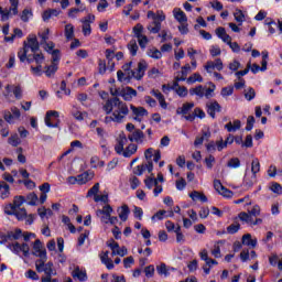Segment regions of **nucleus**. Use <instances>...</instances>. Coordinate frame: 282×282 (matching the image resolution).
Masks as SVG:
<instances>
[{"label": "nucleus", "instance_id": "1", "mask_svg": "<svg viewBox=\"0 0 282 282\" xmlns=\"http://www.w3.org/2000/svg\"><path fill=\"white\" fill-rule=\"evenodd\" d=\"M102 110L107 115L104 119L105 124H110V122L122 124V122H124L129 116V105L120 100L118 97L108 99L102 105Z\"/></svg>", "mask_w": 282, "mask_h": 282}, {"label": "nucleus", "instance_id": "2", "mask_svg": "<svg viewBox=\"0 0 282 282\" xmlns=\"http://www.w3.org/2000/svg\"><path fill=\"white\" fill-rule=\"evenodd\" d=\"M145 162L133 169L134 175H143L144 172L153 173V162L158 163L162 159V153L160 150L149 148L144 152Z\"/></svg>", "mask_w": 282, "mask_h": 282}, {"label": "nucleus", "instance_id": "3", "mask_svg": "<svg viewBox=\"0 0 282 282\" xmlns=\"http://www.w3.org/2000/svg\"><path fill=\"white\" fill-rule=\"evenodd\" d=\"M30 50L33 54L40 50L39 40L34 34H30L28 36L26 41H24L23 47L18 52V58L20 59V63H25V61L28 63H32V56L28 55Z\"/></svg>", "mask_w": 282, "mask_h": 282}, {"label": "nucleus", "instance_id": "4", "mask_svg": "<svg viewBox=\"0 0 282 282\" xmlns=\"http://www.w3.org/2000/svg\"><path fill=\"white\" fill-rule=\"evenodd\" d=\"M259 171H261V163L259 162V159H253L251 162V170L250 167H247L245 172V188H252V186L257 184V173H259Z\"/></svg>", "mask_w": 282, "mask_h": 282}, {"label": "nucleus", "instance_id": "5", "mask_svg": "<svg viewBox=\"0 0 282 282\" xmlns=\"http://www.w3.org/2000/svg\"><path fill=\"white\" fill-rule=\"evenodd\" d=\"M7 248L18 257H30V245H28L26 242H10L9 245H7Z\"/></svg>", "mask_w": 282, "mask_h": 282}, {"label": "nucleus", "instance_id": "6", "mask_svg": "<svg viewBox=\"0 0 282 282\" xmlns=\"http://www.w3.org/2000/svg\"><path fill=\"white\" fill-rule=\"evenodd\" d=\"M111 96H120L126 100V102H131L135 96H138V90L133 89L132 87L126 86L121 89L111 88L110 89Z\"/></svg>", "mask_w": 282, "mask_h": 282}, {"label": "nucleus", "instance_id": "7", "mask_svg": "<svg viewBox=\"0 0 282 282\" xmlns=\"http://www.w3.org/2000/svg\"><path fill=\"white\" fill-rule=\"evenodd\" d=\"M47 259H37L35 261L36 272H44L48 276H56V270H54V263L47 262Z\"/></svg>", "mask_w": 282, "mask_h": 282}, {"label": "nucleus", "instance_id": "8", "mask_svg": "<svg viewBox=\"0 0 282 282\" xmlns=\"http://www.w3.org/2000/svg\"><path fill=\"white\" fill-rule=\"evenodd\" d=\"M59 116L61 115L56 110L47 111L44 118L46 127H48L50 129H58V127L61 126V119H58Z\"/></svg>", "mask_w": 282, "mask_h": 282}, {"label": "nucleus", "instance_id": "9", "mask_svg": "<svg viewBox=\"0 0 282 282\" xmlns=\"http://www.w3.org/2000/svg\"><path fill=\"white\" fill-rule=\"evenodd\" d=\"M148 67H149V64L147 63V61L141 59L138 63L137 69L128 73V78H130V79L134 78L135 80H142V78H144V74H145Z\"/></svg>", "mask_w": 282, "mask_h": 282}, {"label": "nucleus", "instance_id": "10", "mask_svg": "<svg viewBox=\"0 0 282 282\" xmlns=\"http://www.w3.org/2000/svg\"><path fill=\"white\" fill-rule=\"evenodd\" d=\"M107 246L111 250V257H127L129 254L127 247H120L115 240H109Z\"/></svg>", "mask_w": 282, "mask_h": 282}, {"label": "nucleus", "instance_id": "11", "mask_svg": "<svg viewBox=\"0 0 282 282\" xmlns=\"http://www.w3.org/2000/svg\"><path fill=\"white\" fill-rule=\"evenodd\" d=\"M4 213H6V215H14L19 221H23L28 215V212L25 210V208L20 207V208L14 209L12 204H8L4 207Z\"/></svg>", "mask_w": 282, "mask_h": 282}, {"label": "nucleus", "instance_id": "12", "mask_svg": "<svg viewBox=\"0 0 282 282\" xmlns=\"http://www.w3.org/2000/svg\"><path fill=\"white\" fill-rule=\"evenodd\" d=\"M111 213H113V207L107 204L101 209L96 210V215L99 217L101 224H107Z\"/></svg>", "mask_w": 282, "mask_h": 282}, {"label": "nucleus", "instance_id": "13", "mask_svg": "<svg viewBox=\"0 0 282 282\" xmlns=\"http://www.w3.org/2000/svg\"><path fill=\"white\" fill-rule=\"evenodd\" d=\"M83 23V34L84 36H89L91 34V23L96 21V15L88 14L86 18L80 20Z\"/></svg>", "mask_w": 282, "mask_h": 282}, {"label": "nucleus", "instance_id": "14", "mask_svg": "<svg viewBox=\"0 0 282 282\" xmlns=\"http://www.w3.org/2000/svg\"><path fill=\"white\" fill-rule=\"evenodd\" d=\"M58 61H61V55L55 52L52 57V65L46 67L45 75L51 77L58 72Z\"/></svg>", "mask_w": 282, "mask_h": 282}, {"label": "nucleus", "instance_id": "15", "mask_svg": "<svg viewBox=\"0 0 282 282\" xmlns=\"http://www.w3.org/2000/svg\"><path fill=\"white\" fill-rule=\"evenodd\" d=\"M33 254L39 259H47V250L43 248V242L39 239L33 242Z\"/></svg>", "mask_w": 282, "mask_h": 282}, {"label": "nucleus", "instance_id": "16", "mask_svg": "<svg viewBox=\"0 0 282 282\" xmlns=\"http://www.w3.org/2000/svg\"><path fill=\"white\" fill-rule=\"evenodd\" d=\"M13 89V96H15L17 100H21L23 97V90L21 89V86H12V85H7L6 86V91L4 93V98L10 102V93Z\"/></svg>", "mask_w": 282, "mask_h": 282}, {"label": "nucleus", "instance_id": "17", "mask_svg": "<svg viewBox=\"0 0 282 282\" xmlns=\"http://www.w3.org/2000/svg\"><path fill=\"white\" fill-rule=\"evenodd\" d=\"M205 69L208 74H213L215 69H217V72H221V69H224V62H221V58L209 61L206 63Z\"/></svg>", "mask_w": 282, "mask_h": 282}, {"label": "nucleus", "instance_id": "18", "mask_svg": "<svg viewBox=\"0 0 282 282\" xmlns=\"http://www.w3.org/2000/svg\"><path fill=\"white\" fill-rule=\"evenodd\" d=\"M130 109L137 122H142V118H147V116H149V111L144 109V107H135L130 105Z\"/></svg>", "mask_w": 282, "mask_h": 282}, {"label": "nucleus", "instance_id": "19", "mask_svg": "<svg viewBox=\"0 0 282 282\" xmlns=\"http://www.w3.org/2000/svg\"><path fill=\"white\" fill-rule=\"evenodd\" d=\"M214 188L223 197H227V199H230L232 197V192L228 188H226L223 184L221 181L215 180L214 181Z\"/></svg>", "mask_w": 282, "mask_h": 282}, {"label": "nucleus", "instance_id": "20", "mask_svg": "<svg viewBox=\"0 0 282 282\" xmlns=\"http://www.w3.org/2000/svg\"><path fill=\"white\" fill-rule=\"evenodd\" d=\"M128 142L129 140L127 139V135H124V133H120L117 139V144L115 145V151L118 155H122Z\"/></svg>", "mask_w": 282, "mask_h": 282}, {"label": "nucleus", "instance_id": "21", "mask_svg": "<svg viewBox=\"0 0 282 282\" xmlns=\"http://www.w3.org/2000/svg\"><path fill=\"white\" fill-rule=\"evenodd\" d=\"M191 72H193V68L191 67V64H186L185 66H183L181 68L180 72L176 73L175 75V82H184L187 80V76L188 74H191Z\"/></svg>", "mask_w": 282, "mask_h": 282}, {"label": "nucleus", "instance_id": "22", "mask_svg": "<svg viewBox=\"0 0 282 282\" xmlns=\"http://www.w3.org/2000/svg\"><path fill=\"white\" fill-rule=\"evenodd\" d=\"M207 107V113L210 116V118H215L216 113H219L221 111V106L217 101H209L206 105Z\"/></svg>", "mask_w": 282, "mask_h": 282}, {"label": "nucleus", "instance_id": "23", "mask_svg": "<svg viewBox=\"0 0 282 282\" xmlns=\"http://www.w3.org/2000/svg\"><path fill=\"white\" fill-rule=\"evenodd\" d=\"M172 91H175L180 98H186L188 96V88L180 86V82H174L172 85Z\"/></svg>", "mask_w": 282, "mask_h": 282}, {"label": "nucleus", "instance_id": "24", "mask_svg": "<svg viewBox=\"0 0 282 282\" xmlns=\"http://www.w3.org/2000/svg\"><path fill=\"white\" fill-rule=\"evenodd\" d=\"M99 259L104 265H106L107 270H113V260L109 258V251L101 252L99 254Z\"/></svg>", "mask_w": 282, "mask_h": 282}, {"label": "nucleus", "instance_id": "25", "mask_svg": "<svg viewBox=\"0 0 282 282\" xmlns=\"http://www.w3.org/2000/svg\"><path fill=\"white\" fill-rule=\"evenodd\" d=\"M258 240L252 238V235L245 234L242 236V246H248V248H257Z\"/></svg>", "mask_w": 282, "mask_h": 282}, {"label": "nucleus", "instance_id": "26", "mask_svg": "<svg viewBox=\"0 0 282 282\" xmlns=\"http://www.w3.org/2000/svg\"><path fill=\"white\" fill-rule=\"evenodd\" d=\"M216 35L218 36V39L221 40L223 43L228 44L230 43V41H232V37L228 35L225 28L219 26L218 29H216Z\"/></svg>", "mask_w": 282, "mask_h": 282}, {"label": "nucleus", "instance_id": "27", "mask_svg": "<svg viewBox=\"0 0 282 282\" xmlns=\"http://www.w3.org/2000/svg\"><path fill=\"white\" fill-rule=\"evenodd\" d=\"M164 20H153L149 25L148 30L151 34H159L160 30H162V22Z\"/></svg>", "mask_w": 282, "mask_h": 282}, {"label": "nucleus", "instance_id": "28", "mask_svg": "<svg viewBox=\"0 0 282 282\" xmlns=\"http://www.w3.org/2000/svg\"><path fill=\"white\" fill-rule=\"evenodd\" d=\"M151 95L155 96L162 109H169V104L166 102V99H164V95H162L160 90H151Z\"/></svg>", "mask_w": 282, "mask_h": 282}, {"label": "nucleus", "instance_id": "29", "mask_svg": "<svg viewBox=\"0 0 282 282\" xmlns=\"http://www.w3.org/2000/svg\"><path fill=\"white\" fill-rule=\"evenodd\" d=\"M173 17L178 23H186V21H188L186 13H184V11H182L180 8H174Z\"/></svg>", "mask_w": 282, "mask_h": 282}, {"label": "nucleus", "instance_id": "30", "mask_svg": "<svg viewBox=\"0 0 282 282\" xmlns=\"http://www.w3.org/2000/svg\"><path fill=\"white\" fill-rule=\"evenodd\" d=\"M9 239V243H14V241H19L23 237V231L21 229H15L13 231H9L7 234Z\"/></svg>", "mask_w": 282, "mask_h": 282}, {"label": "nucleus", "instance_id": "31", "mask_svg": "<svg viewBox=\"0 0 282 282\" xmlns=\"http://www.w3.org/2000/svg\"><path fill=\"white\" fill-rule=\"evenodd\" d=\"M225 129H227L229 133H235V131H239V129H241V120L236 119L232 122L229 121L227 124H225Z\"/></svg>", "mask_w": 282, "mask_h": 282}, {"label": "nucleus", "instance_id": "32", "mask_svg": "<svg viewBox=\"0 0 282 282\" xmlns=\"http://www.w3.org/2000/svg\"><path fill=\"white\" fill-rule=\"evenodd\" d=\"M148 19H152V21L159 20V21H166V14H164V11L159 10L156 12L148 11L147 14Z\"/></svg>", "mask_w": 282, "mask_h": 282}, {"label": "nucleus", "instance_id": "33", "mask_svg": "<svg viewBox=\"0 0 282 282\" xmlns=\"http://www.w3.org/2000/svg\"><path fill=\"white\" fill-rule=\"evenodd\" d=\"M189 197L193 202H202L203 204H206L208 202V197L204 193H200L198 191H193L189 193Z\"/></svg>", "mask_w": 282, "mask_h": 282}, {"label": "nucleus", "instance_id": "34", "mask_svg": "<svg viewBox=\"0 0 282 282\" xmlns=\"http://www.w3.org/2000/svg\"><path fill=\"white\" fill-rule=\"evenodd\" d=\"M0 197L1 199H8L10 197V185L6 182H0Z\"/></svg>", "mask_w": 282, "mask_h": 282}, {"label": "nucleus", "instance_id": "35", "mask_svg": "<svg viewBox=\"0 0 282 282\" xmlns=\"http://www.w3.org/2000/svg\"><path fill=\"white\" fill-rule=\"evenodd\" d=\"M42 45H44L45 52H47L48 54H52V58H54V53L56 52H57V56H61V51L54 50L55 47L54 42H44V44Z\"/></svg>", "mask_w": 282, "mask_h": 282}, {"label": "nucleus", "instance_id": "36", "mask_svg": "<svg viewBox=\"0 0 282 282\" xmlns=\"http://www.w3.org/2000/svg\"><path fill=\"white\" fill-rule=\"evenodd\" d=\"M137 152H138V145L131 143L126 148V150H123L121 155H123V158H131V155H134V153Z\"/></svg>", "mask_w": 282, "mask_h": 282}, {"label": "nucleus", "instance_id": "37", "mask_svg": "<svg viewBox=\"0 0 282 282\" xmlns=\"http://www.w3.org/2000/svg\"><path fill=\"white\" fill-rule=\"evenodd\" d=\"M129 213H130L129 206L127 205H123L118 208V214L121 221H127V219H129Z\"/></svg>", "mask_w": 282, "mask_h": 282}, {"label": "nucleus", "instance_id": "38", "mask_svg": "<svg viewBox=\"0 0 282 282\" xmlns=\"http://www.w3.org/2000/svg\"><path fill=\"white\" fill-rule=\"evenodd\" d=\"M193 107H195L194 102H186L181 108H178L176 110V113L186 116V113H188V111H191V109H193Z\"/></svg>", "mask_w": 282, "mask_h": 282}, {"label": "nucleus", "instance_id": "39", "mask_svg": "<svg viewBox=\"0 0 282 282\" xmlns=\"http://www.w3.org/2000/svg\"><path fill=\"white\" fill-rule=\"evenodd\" d=\"M234 18L239 25H241L246 21V13L241 9H236L234 12Z\"/></svg>", "mask_w": 282, "mask_h": 282}, {"label": "nucleus", "instance_id": "40", "mask_svg": "<svg viewBox=\"0 0 282 282\" xmlns=\"http://www.w3.org/2000/svg\"><path fill=\"white\" fill-rule=\"evenodd\" d=\"M204 78L199 73H194L186 79L187 85H195V83H203Z\"/></svg>", "mask_w": 282, "mask_h": 282}, {"label": "nucleus", "instance_id": "41", "mask_svg": "<svg viewBox=\"0 0 282 282\" xmlns=\"http://www.w3.org/2000/svg\"><path fill=\"white\" fill-rule=\"evenodd\" d=\"M73 276L78 279V281H87V272L78 268L73 271Z\"/></svg>", "mask_w": 282, "mask_h": 282}, {"label": "nucleus", "instance_id": "42", "mask_svg": "<svg viewBox=\"0 0 282 282\" xmlns=\"http://www.w3.org/2000/svg\"><path fill=\"white\" fill-rule=\"evenodd\" d=\"M239 219L240 221H245V224H249V226H252V221H253V216H251V214L242 212L239 214Z\"/></svg>", "mask_w": 282, "mask_h": 282}, {"label": "nucleus", "instance_id": "43", "mask_svg": "<svg viewBox=\"0 0 282 282\" xmlns=\"http://www.w3.org/2000/svg\"><path fill=\"white\" fill-rule=\"evenodd\" d=\"M245 98L246 100H248V102H250L251 100H254V98H257V91H254V88L252 87H248L247 89H245Z\"/></svg>", "mask_w": 282, "mask_h": 282}, {"label": "nucleus", "instance_id": "44", "mask_svg": "<svg viewBox=\"0 0 282 282\" xmlns=\"http://www.w3.org/2000/svg\"><path fill=\"white\" fill-rule=\"evenodd\" d=\"M189 94L192 96H198V98H204L205 88L202 85H199L195 88H191Z\"/></svg>", "mask_w": 282, "mask_h": 282}, {"label": "nucleus", "instance_id": "45", "mask_svg": "<svg viewBox=\"0 0 282 282\" xmlns=\"http://www.w3.org/2000/svg\"><path fill=\"white\" fill-rule=\"evenodd\" d=\"M94 202H96L97 204L101 203L105 204V206H107V204H109V194H97L94 197Z\"/></svg>", "mask_w": 282, "mask_h": 282}, {"label": "nucleus", "instance_id": "46", "mask_svg": "<svg viewBox=\"0 0 282 282\" xmlns=\"http://www.w3.org/2000/svg\"><path fill=\"white\" fill-rule=\"evenodd\" d=\"M128 138H129L130 142H140V140H142V138H144V133L141 130H135Z\"/></svg>", "mask_w": 282, "mask_h": 282}, {"label": "nucleus", "instance_id": "47", "mask_svg": "<svg viewBox=\"0 0 282 282\" xmlns=\"http://www.w3.org/2000/svg\"><path fill=\"white\" fill-rule=\"evenodd\" d=\"M128 50H129V53L131 54V56H135L138 54V42L135 40H131L129 43H128Z\"/></svg>", "mask_w": 282, "mask_h": 282}, {"label": "nucleus", "instance_id": "48", "mask_svg": "<svg viewBox=\"0 0 282 282\" xmlns=\"http://www.w3.org/2000/svg\"><path fill=\"white\" fill-rule=\"evenodd\" d=\"M37 214L41 217V219H45V217H52V215H54V213L52 212V209H47L45 207H41L37 209Z\"/></svg>", "mask_w": 282, "mask_h": 282}, {"label": "nucleus", "instance_id": "49", "mask_svg": "<svg viewBox=\"0 0 282 282\" xmlns=\"http://www.w3.org/2000/svg\"><path fill=\"white\" fill-rule=\"evenodd\" d=\"M232 94H235L234 86H227V87L221 88V90H220V96H223L224 98H228V97L232 96Z\"/></svg>", "mask_w": 282, "mask_h": 282}, {"label": "nucleus", "instance_id": "50", "mask_svg": "<svg viewBox=\"0 0 282 282\" xmlns=\"http://www.w3.org/2000/svg\"><path fill=\"white\" fill-rule=\"evenodd\" d=\"M12 7H10V9H3L2 7H0V17H1V21H8L10 19V14H14L12 13Z\"/></svg>", "mask_w": 282, "mask_h": 282}, {"label": "nucleus", "instance_id": "51", "mask_svg": "<svg viewBox=\"0 0 282 282\" xmlns=\"http://www.w3.org/2000/svg\"><path fill=\"white\" fill-rule=\"evenodd\" d=\"M227 166L228 169H239L241 166V160H239V158H231L227 162Z\"/></svg>", "mask_w": 282, "mask_h": 282}, {"label": "nucleus", "instance_id": "52", "mask_svg": "<svg viewBox=\"0 0 282 282\" xmlns=\"http://www.w3.org/2000/svg\"><path fill=\"white\" fill-rule=\"evenodd\" d=\"M144 184H145L147 188H149V191H151V188H153V186H155L158 184V181L155 180V176L153 174H151L149 177H147L144 180Z\"/></svg>", "mask_w": 282, "mask_h": 282}, {"label": "nucleus", "instance_id": "53", "mask_svg": "<svg viewBox=\"0 0 282 282\" xmlns=\"http://www.w3.org/2000/svg\"><path fill=\"white\" fill-rule=\"evenodd\" d=\"M32 63H36V65H43L45 63V56H43V53H33Z\"/></svg>", "mask_w": 282, "mask_h": 282}, {"label": "nucleus", "instance_id": "54", "mask_svg": "<svg viewBox=\"0 0 282 282\" xmlns=\"http://www.w3.org/2000/svg\"><path fill=\"white\" fill-rule=\"evenodd\" d=\"M29 206H36L39 204V196L35 193H31L26 196Z\"/></svg>", "mask_w": 282, "mask_h": 282}, {"label": "nucleus", "instance_id": "55", "mask_svg": "<svg viewBox=\"0 0 282 282\" xmlns=\"http://www.w3.org/2000/svg\"><path fill=\"white\" fill-rule=\"evenodd\" d=\"M100 191V183H96L87 193L86 197H97Z\"/></svg>", "mask_w": 282, "mask_h": 282}, {"label": "nucleus", "instance_id": "56", "mask_svg": "<svg viewBox=\"0 0 282 282\" xmlns=\"http://www.w3.org/2000/svg\"><path fill=\"white\" fill-rule=\"evenodd\" d=\"M8 143L11 147H19V144H21V138H19V134L17 133L11 134V137L8 139Z\"/></svg>", "mask_w": 282, "mask_h": 282}, {"label": "nucleus", "instance_id": "57", "mask_svg": "<svg viewBox=\"0 0 282 282\" xmlns=\"http://www.w3.org/2000/svg\"><path fill=\"white\" fill-rule=\"evenodd\" d=\"M148 56H150V58L160 59L162 58V51L158 48H150L148 50Z\"/></svg>", "mask_w": 282, "mask_h": 282}, {"label": "nucleus", "instance_id": "58", "mask_svg": "<svg viewBox=\"0 0 282 282\" xmlns=\"http://www.w3.org/2000/svg\"><path fill=\"white\" fill-rule=\"evenodd\" d=\"M159 36L161 39V43H166V41H171V39H173V34H171L169 30L161 31Z\"/></svg>", "mask_w": 282, "mask_h": 282}, {"label": "nucleus", "instance_id": "59", "mask_svg": "<svg viewBox=\"0 0 282 282\" xmlns=\"http://www.w3.org/2000/svg\"><path fill=\"white\" fill-rule=\"evenodd\" d=\"M89 182V173L85 172L83 174L77 175V184L83 186V184H87Z\"/></svg>", "mask_w": 282, "mask_h": 282}, {"label": "nucleus", "instance_id": "60", "mask_svg": "<svg viewBox=\"0 0 282 282\" xmlns=\"http://www.w3.org/2000/svg\"><path fill=\"white\" fill-rule=\"evenodd\" d=\"M79 12H85V7L69 9L68 11L69 19H76Z\"/></svg>", "mask_w": 282, "mask_h": 282}, {"label": "nucleus", "instance_id": "61", "mask_svg": "<svg viewBox=\"0 0 282 282\" xmlns=\"http://www.w3.org/2000/svg\"><path fill=\"white\" fill-rule=\"evenodd\" d=\"M32 17H33L32 10L24 9L21 13V21H23V23H28V21H30Z\"/></svg>", "mask_w": 282, "mask_h": 282}, {"label": "nucleus", "instance_id": "62", "mask_svg": "<svg viewBox=\"0 0 282 282\" xmlns=\"http://www.w3.org/2000/svg\"><path fill=\"white\" fill-rule=\"evenodd\" d=\"M158 274L161 276H169L171 274L169 268H166V264L162 263L161 265L156 267Z\"/></svg>", "mask_w": 282, "mask_h": 282}, {"label": "nucleus", "instance_id": "63", "mask_svg": "<svg viewBox=\"0 0 282 282\" xmlns=\"http://www.w3.org/2000/svg\"><path fill=\"white\" fill-rule=\"evenodd\" d=\"M65 37L70 41V39H74V25L73 24H66L65 25Z\"/></svg>", "mask_w": 282, "mask_h": 282}, {"label": "nucleus", "instance_id": "64", "mask_svg": "<svg viewBox=\"0 0 282 282\" xmlns=\"http://www.w3.org/2000/svg\"><path fill=\"white\" fill-rule=\"evenodd\" d=\"M270 191H272V193H275V195H282V186L279 183H272L270 185Z\"/></svg>", "mask_w": 282, "mask_h": 282}]
</instances>
